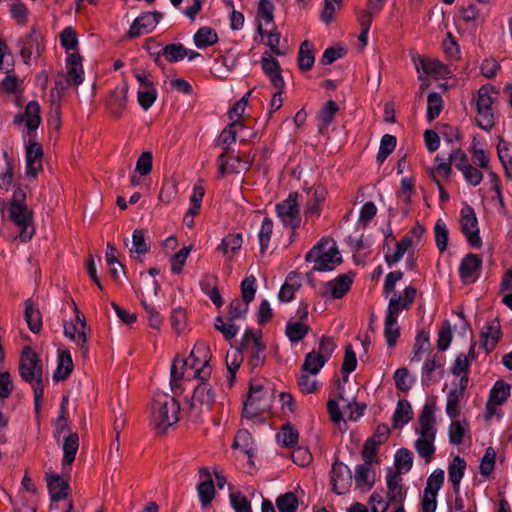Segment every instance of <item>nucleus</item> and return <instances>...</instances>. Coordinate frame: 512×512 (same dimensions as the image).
Segmentation results:
<instances>
[{"mask_svg":"<svg viewBox=\"0 0 512 512\" xmlns=\"http://www.w3.org/2000/svg\"><path fill=\"white\" fill-rule=\"evenodd\" d=\"M210 358V351L205 343L195 345L186 359L176 358L171 366V385L176 386L181 380H210Z\"/></svg>","mask_w":512,"mask_h":512,"instance_id":"1","label":"nucleus"},{"mask_svg":"<svg viewBox=\"0 0 512 512\" xmlns=\"http://www.w3.org/2000/svg\"><path fill=\"white\" fill-rule=\"evenodd\" d=\"M436 404L434 401H428L418 417V423L415 427L416 439L414 448L418 456L429 463L436 451L435 439L437 434L435 420Z\"/></svg>","mask_w":512,"mask_h":512,"instance_id":"2","label":"nucleus"},{"mask_svg":"<svg viewBox=\"0 0 512 512\" xmlns=\"http://www.w3.org/2000/svg\"><path fill=\"white\" fill-rule=\"evenodd\" d=\"M498 98V90L491 85H483L473 98L476 110L475 120L478 127L486 132L492 130L495 125L494 103Z\"/></svg>","mask_w":512,"mask_h":512,"instance_id":"3","label":"nucleus"},{"mask_svg":"<svg viewBox=\"0 0 512 512\" xmlns=\"http://www.w3.org/2000/svg\"><path fill=\"white\" fill-rule=\"evenodd\" d=\"M313 264V270L331 271L342 261L336 242L331 238H322L305 256Z\"/></svg>","mask_w":512,"mask_h":512,"instance_id":"4","label":"nucleus"},{"mask_svg":"<svg viewBox=\"0 0 512 512\" xmlns=\"http://www.w3.org/2000/svg\"><path fill=\"white\" fill-rule=\"evenodd\" d=\"M179 411L176 399L167 393L158 392L151 404V422L157 429L165 430L178 421Z\"/></svg>","mask_w":512,"mask_h":512,"instance_id":"5","label":"nucleus"},{"mask_svg":"<svg viewBox=\"0 0 512 512\" xmlns=\"http://www.w3.org/2000/svg\"><path fill=\"white\" fill-rule=\"evenodd\" d=\"M274 393L269 384L253 381L250 384L247 400L243 406V415L253 418L260 413L267 412L273 403Z\"/></svg>","mask_w":512,"mask_h":512,"instance_id":"6","label":"nucleus"},{"mask_svg":"<svg viewBox=\"0 0 512 512\" xmlns=\"http://www.w3.org/2000/svg\"><path fill=\"white\" fill-rule=\"evenodd\" d=\"M21 377L32 383L34 389L35 405L38 407L40 398L43 394L41 385L42 367L39 364L36 353L29 347H25L21 354L19 365Z\"/></svg>","mask_w":512,"mask_h":512,"instance_id":"7","label":"nucleus"},{"mask_svg":"<svg viewBox=\"0 0 512 512\" xmlns=\"http://www.w3.org/2000/svg\"><path fill=\"white\" fill-rule=\"evenodd\" d=\"M215 385L216 380L210 379L208 381H200L198 386L194 388L189 401V408L195 415L211 409L216 400Z\"/></svg>","mask_w":512,"mask_h":512,"instance_id":"8","label":"nucleus"},{"mask_svg":"<svg viewBox=\"0 0 512 512\" xmlns=\"http://www.w3.org/2000/svg\"><path fill=\"white\" fill-rule=\"evenodd\" d=\"M511 394V385L503 380L494 383L490 390L489 397L485 406L484 418L490 421L494 418L501 419V406L508 400Z\"/></svg>","mask_w":512,"mask_h":512,"instance_id":"9","label":"nucleus"},{"mask_svg":"<svg viewBox=\"0 0 512 512\" xmlns=\"http://www.w3.org/2000/svg\"><path fill=\"white\" fill-rule=\"evenodd\" d=\"M327 406L330 419L337 424H339L345 416L350 420L356 421L363 415L364 411V406L344 399L341 393L339 394L338 400H329Z\"/></svg>","mask_w":512,"mask_h":512,"instance_id":"10","label":"nucleus"},{"mask_svg":"<svg viewBox=\"0 0 512 512\" xmlns=\"http://www.w3.org/2000/svg\"><path fill=\"white\" fill-rule=\"evenodd\" d=\"M25 171L24 177L28 180L35 179L43 168V149L34 137L25 138Z\"/></svg>","mask_w":512,"mask_h":512,"instance_id":"11","label":"nucleus"},{"mask_svg":"<svg viewBox=\"0 0 512 512\" xmlns=\"http://www.w3.org/2000/svg\"><path fill=\"white\" fill-rule=\"evenodd\" d=\"M418 79L421 81L420 89L424 91L428 87L427 80L445 78L450 74L447 66L440 61L431 58H420L415 62Z\"/></svg>","mask_w":512,"mask_h":512,"instance_id":"12","label":"nucleus"},{"mask_svg":"<svg viewBox=\"0 0 512 512\" xmlns=\"http://www.w3.org/2000/svg\"><path fill=\"white\" fill-rule=\"evenodd\" d=\"M9 216L19 229L20 239L24 242L29 241L35 233L32 210L27 205H10Z\"/></svg>","mask_w":512,"mask_h":512,"instance_id":"13","label":"nucleus"},{"mask_svg":"<svg viewBox=\"0 0 512 512\" xmlns=\"http://www.w3.org/2000/svg\"><path fill=\"white\" fill-rule=\"evenodd\" d=\"M72 305L75 312V320L64 324V334L82 350L83 354H86L88 351L85 332L86 320L79 311L76 303L72 302Z\"/></svg>","mask_w":512,"mask_h":512,"instance_id":"14","label":"nucleus"},{"mask_svg":"<svg viewBox=\"0 0 512 512\" xmlns=\"http://www.w3.org/2000/svg\"><path fill=\"white\" fill-rule=\"evenodd\" d=\"M276 211L284 226L293 230L300 226L301 217L297 203V194H290L287 199L278 203Z\"/></svg>","mask_w":512,"mask_h":512,"instance_id":"15","label":"nucleus"},{"mask_svg":"<svg viewBox=\"0 0 512 512\" xmlns=\"http://www.w3.org/2000/svg\"><path fill=\"white\" fill-rule=\"evenodd\" d=\"M135 78L139 84L137 91L138 103L144 110H148L157 99V89L150 74L146 72H137L135 74Z\"/></svg>","mask_w":512,"mask_h":512,"instance_id":"16","label":"nucleus"},{"mask_svg":"<svg viewBox=\"0 0 512 512\" xmlns=\"http://www.w3.org/2000/svg\"><path fill=\"white\" fill-rule=\"evenodd\" d=\"M460 226L465 234L468 243L475 248L481 246V238L479 236L478 221L474 210L470 206H464L461 209Z\"/></svg>","mask_w":512,"mask_h":512,"instance_id":"17","label":"nucleus"},{"mask_svg":"<svg viewBox=\"0 0 512 512\" xmlns=\"http://www.w3.org/2000/svg\"><path fill=\"white\" fill-rule=\"evenodd\" d=\"M242 345L251 352L250 364L252 367H258L264 362L266 346L261 341L260 331H246L243 335Z\"/></svg>","mask_w":512,"mask_h":512,"instance_id":"18","label":"nucleus"},{"mask_svg":"<svg viewBox=\"0 0 512 512\" xmlns=\"http://www.w3.org/2000/svg\"><path fill=\"white\" fill-rule=\"evenodd\" d=\"M468 385V378L459 379L447 393L446 397V414L450 419H455L460 414L459 403L464 397L465 390Z\"/></svg>","mask_w":512,"mask_h":512,"instance_id":"19","label":"nucleus"},{"mask_svg":"<svg viewBox=\"0 0 512 512\" xmlns=\"http://www.w3.org/2000/svg\"><path fill=\"white\" fill-rule=\"evenodd\" d=\"M15 123H24L27 131L25 138L34 137L35 131L41 123L40 105L36 101H30L23 115H17L14 119Z\"/></svg>","mask_w":512,"mask_h":512,"instance_id":"20","label":"nucleus"},{"mask_svg":"<svg viewBox=\"0 0 512 512\" xmlns=\"http://www.w3.org/2000/svg\"><path fill=\"white\" fill-rule=\"evenodd\" d=\"M415 295L416 290L412 286H407L403 291V295L393 293V295L389 296V303L386 314L398 317L400 312L408 309L409 306L413 303Z\"/></svg>","mask_w":512,"mask_h":512,"instance_id":"21","label":"nucleus"},{"mask_svg":"<svg viewBox=\"0 0 512 512\" xmlns=\"http://www.w3.org/2000/svg\"><path fill=\"white\" fill-rule=\"evenodd\" d=\"M158 13L147 12L137 17L129 28L128 34L131 37L148 34L152 32L159 23Z\"/></svg>","mask_w":512,"mask_h":512,"instance_id":"22","label":"nucleus"},{"mask_svg":"<svg viewBox=\"0 0 512 512\" xmlns=\"http://www.w3.org/2000/svg\"><path fill=\"white\" fill-rule=\"evenodd\" d=\"M65 68L67 83L78 87L84 80V69L81 56L76 52L68 53Z\"/></svg>","mask_w":512,"mask_h":512,"instance_id":"23","label":"nucleus"},{"mask_svg":"<svg viewBox=\"0 0 512 512\" xmlns=\"http://www.w3.org/2000/svg\"><path fill=\"white\" fill-rule=\"evenodd\" d=\"M482 260L475 254L466 255L460 264L459 272L462 281L465 284L474 283L481 271Z\"/></svg>","mask_w":512,"mask_h":512,"instance_id":"24","label":"nucleus"},{"mask_svg":"<svg viewBox=\"0 0 512 512\" xmlns=\"http://www.w3.org/2000/svg\"><path fill=\"white\" fill-rule=\"evenodd\" d=\"M353 479L356 488L361 492L371 490L376 480V472L372 464L363 463L356 465Z\"/></svg>","mask_w":512,"mask_h":512,"instance_id":"25","label":"nucleus"},{"mask_svg":"<svg viewBox=\"0 0 512 512\" xmlns=\"http://www.w3.org/2000/svg\"><path fill=\"white\" fill-rule=\"evenodd\" d=\"M261 67L270 83L276 89H284L285 81L281 75L279 62L269 53H264L261 58Z\"/></svg>","mask_w":512,"mask_h":512,"instance_id":"26","label":"nucleus"},{"mask_svg":"<svg viewBox=\"0 0 512 512\" xmlns=\"http://www.w3.org/2000/svg\"><path fill=\"white\" fill-rule=\"evenodd\" d=\"M352 282L353 274H342L325 284L324 294L333 299H339L349 291Z\"/></svg>","mask_w":512,"mask_h":512,"instance_id":"27","label":"nucleus"},{"mask_svg":"<svg viewBox=\"0 0 512 512\" xmlns=\"http://www.w3.org/2000/svg\"><path fill=\"white\" fill-rule=\"evenodd\" d=\"M352 481L349 467L343 463H335L332 467L333 490L341 495L348 491Z\"/></svg>","mask_w":512,"mask_h":512,"instance_id":"28","label":"nucleus"},{"mask_svg":"<svg viewBox=\"0 0 512 512\" xmlns=\"http://www.w3.org/2000/svg\"><path fill=\"white\" fill-rule=\"evenodd\" d=\"M199 473L204 479L198 484L197 493L201 505L206 507L212 502L215 496V487L208 468H201Z\"/></svg>","mask_w":512,"mask_h":512,"instance_id":"29","label":"nucleus"},{"mask_svg":"<svg viewBox=\"0 0 512 512\" xmlns=\"http://www.w3.org/2000/svg\"><path fill=\"white\" fill-rule=\"evenodd\" d=\"M387 497L391 503L402 504L406 498V491L402 484V478L396 473L390 472L386 476Z\"/></svg>","mask_w":512,"mask_h":512,"instance_id":"30","label":"nucleus"},{"mask_svg":"<svg viewBox=\"0 0 512 512\" xmlns=\"http://www.w3.org/2000/svg\"><path fill=\"white\" fill-rule=\"evenodd\" d=\"M46 481L52 502L67 497L69 486L65 479L57 474L51 473L46 475Z\"/></svg>","mask_w":512,"mask_h":512,"instance_id":"31","label":"nucleus"},{"mask_svg":"<svg viewBox=\"0 0 512 512\" xmlns=\"http://www.w3.org/2000/svg\"><path fill=\"white\" fill-rule=\"evenodd\" d=\"M243 244V238L240 233H231L224 237L217 247L227 261H231L239 252Z\"/></svg>","mask_w":512,"mask_h":512,"instance_id":"32","label":"nucleus"},{"mask_svg":"<svg viewBox=\"0 0 512 512\" xmlns=\"http://www.w3.org/2000/svg\"><path fill=\"white\" fill-rule=\"evenodd\" d=\"M500 323L497 320L488 322L481 332V344L486 351L494 349L500 339Z\"/></svg>","mask_w":512,"mask_h":512,"instance_id":"33","label":"nucleus"},{"mask_svg":"<svg viewBox=\"0 0 512 512\" xmlns=\"http://www.w3.org/2000/svg\"><path fill=\"white\" fill-rule=\"evenodd\" d=\"M60 441H62L63 449V469L66 470L67 466H70L75 460L79 448V438L76 433L65 434Z\"/></svg>","mask_w":512,"mask_h":512,"instance_id":"34","label":"nucleus"},{"mask_svg":"<svg viewBox=\"0 0 512 512\" xmlns=\"http://www.w3.org/2000/svg\"><path fill=\"white\" fill-rule=\"evenodd\" d=\"M306 193L309 199V204L306 208V214L318 215L320 211L319 205L325 200L327 195L326 188L321 184H316L309 188Z\"/></svg>","mask_w":512,"mask_h":512,"instance_id":"35","label":"nucleus"},{"mask_svg":"<svg viewBox=\"0 0 512 512\" xmlns=\"http://www.w3.org/2000/svg\"><path fill=\"white\" fill-rule=\"evenodd\" d=\"M465 469L466 462L459 456L454 457L453 460L449 463L448 478L455 492H458L460 489V483L464 477Z\"/></svg>","mask_w":512,"mask_h":512,"instance_id":"36","label":"nucleus"},{"mask_svg":"<svg viewBox=\"0 0 512 512\" xmlns=\"http://www.w3.org/2000/svg\"><path fill=\"white\" fill-rule=\"evenodd\" d=\"M198 55L197 52L188 50L181 44H169L163 48V56L169 62H177L184 58L192 60Z\"/></svg>","mask_w":512,"mask_h":512,"instance_id":"37","label":"nucleus"},{"mask_svg":"<svg viewBox=\"0 0 512 512\" xmlns=\"http://www.w3.org/2000/svg\"><path fill=\"white\" fill-rule=\"evenodd\" d=\"M301 287L300 276L296 273H290L281 286L278 298L281 302L287 303L294 298L295 292Z\"/></svg>","mask_w":512,"mask_h":512,"instance_id":"38","label":"nucleus"},{"mask_svg":"<svg viewBox=\"0 0 512 512\" xmlns=\"http://www.w3.org/2000/svg\"><path fill=\"white\" fill-rule=\"evenodd\" d=\"M486 16V6L484 3H471L462 8L460 17L468 23L481 22Z\"/></svg>","mask_w":512,"mask_h":512,"instance_id":"39","label":"nucleus"},{"mask_svg":"<svg viewBox=\"0 0 512 512\" xmlns=\"http://www.w3.org/2000/svg\"><path fill=\"white\" fill-rule=\"evenodd\" d=\"M497 154L507 177L512 179V143L504 139H499Z\"/></svg>","mask_w":512,"mask_h":512,"instance_id":"40","label":"nucleus"},{"mask_svg":"<svg viewBox=\"0 0 512 512\" xmlns=\"http://www.w3.org/2000/svg\"><path fill=\"white\" fill-rule=\"evenodd\" d=\"M413 453L407 448H400L395 453L394 465L396 468V474H406L413 466Z\"/></svg>","mask_w":512,"mask_h":512,"instance_id":"41","label":"nucleus"},{"mask_svg":"<svg viewBox=\"0 0 512 512\" xmlns=\"http://www.w3.org/2000/svg\"><path fill=\"white\" fill-rule=\"evenodd\" d=\"M73 362L69 351L63 350L58 353V365L54 372L56 381L64 380L72 372Z\"/></svg>","mask_w":512,"mask_h":512,"instance_id":"42","label":"nucleus"},{"mask_svg":"<svg viewBox=\"0 0 512 512\" xmlns=\"http://www.w3.org/2000/svg\"><path fill=\"white\" fill-rule=\"evenodd\" d=\"M126 246L128 247L132 257L137 259L145 255L149 250V245L145 240L144 232L142 230H135L132 234L131 245L126 242Z\"/></svg>","mask_w":512,"mask_h":512,"instance_id":"43","label":"nucleus"},{"mask_svg":"<svg viewBox=\"0 0 512 512\" xmlns=\"http://www.w3.org/2000/svg\"><path fill=\"white\" fill-rule=\"evenodd\" d=\"M400 336V327L398 325V317L387 315L384 322V337L389 347L395 346Z\"/></svg>","mask_w":512,"mask_h":512,"instance_id":"44","label":"nucleus"},{"mask_svg":"<svg viewBox=\"0 0 512 512\" xmlns=\"http://www.w3.org/2000/svg\"><path fill=\"white\" fill-rule=\"evenodd\" d=\"M308 331V325L300 320H289L285 328V334L291 342L301 341L307 335Z\"/></svg>","mask_w":512,"mask_h":512,"instance_id":"45","label":"nucleus"},{"mask_svg":"<svg viewBox=\"0 0 512 512\" xmlns=\"http://www.w3.org/2000/svg\"><path fill=\"white\" fill-rule=\"evenodd\" d=\"M259 34L262 38H266L265 44L270 48L271 52L276 55H284L285 51L282 50L279 46L280 44V34L275 30H266L263 27L262 23H259L257 26Z\"/></svg>","mask_w":512,"mask_h":512,"instance_id":"46","label":"nucleus"},{"mask_svg":"<svg viewBox=\"0 0 512 512\" xmlns=\"http://www.w3.org/2000/svg\"><path fill=\"white\" fill-rule=\"evenodd\" d=\"M469 429V424L466 420L459 421L453 420L448 427L449 441L453 445L461 444L464 436Z\"/></svg>","mask_w":512,"mask_h":512,"instance_id":"47","label":"nucleus"},{"mask_svg":"<svg viewBox=\"0 0 512 512\" xmlns=\"http://www.w3.org/2000/svg\"><path fill=\"white\" fill-rule=\"evenodd\" d=\"M193 38L195 46L199 49L212 46L218 41L217 33L209 27L200 28Z\"/></svg>","mask_w":512,"mask_h":512,"instance_id":"48","label":"nucleus"},{"mask_svg":"<svg viewBox=\"0 0 512 512\" xmlns=\"http://www.w3.org/2000/svg\"><path fill=\"white\" fill-rule=\"evenodd\" d=\"M276 438L278 443L282 446L292 447L297 444L299 433L291 423H286L283 425L280 432L277 433Z\"/></svg>","mask_w":512,"mask_h":512,"instance_id":"49","label":"nucleus"},{"mask_svg":"<svg viewBox=\"0 0 512 512\" xmlns=\"http://www.w3.org/2000/svg\"><path fill=\"white\" fill-rule=\"evenodd\" d=\"M411 418V405L405 400L399 401L393 415L394 426L397 428H402L411 420Z\"/></svg>","mask_w":512,"mask_h":512,"instance_id":"50","label":"nucleus"},{"mask_svg":"<svg viewBox=\"0 0 512 512\" xmlns=\"http://www.w3.org/2000/svg\"><path fill=\"white\" fill-rule=\"evenodd\" d=\"M25 319L32 332L40 331L42 327L41 315L38 308L30 300L25 302Z\"/></svg>","mask_w":512,"mask_h":512,"instance_id":"51","label":"nucleus"},{"mask_svg":"<svg viewBox=\"0 0 512 512\" xmlns=\"http://www.w3.org/2000/svg\"><path fill=\"white\" fill-rule=\"evenodd\" d=\"M412 245V238L410 236H405L400 242L396 244V249L393 253L386 254L385 260L389 267H392L394 264L398 263L408 249Z\"/></svg>","mask_w":512,"mask_h":512,"instance_id":"52","label":"nucleus"},{"mask_svg":"<svg viewBox=\"0 0 512 512\" xmlns=\"http://www.w3.org/2000/svg\"><path fill=\"white\" fill-rule=\"evenodd\" d=\"M299 67L301 70H310L315 62V56L313 52V46L310 42L304 41L299 50Z\"/></svg>","mask_w":512,"mask_h":512,"instance_id":"53","label":"nucleus"},{"mask_svg":"<svg viewBox=\"0 0 512 512\" xmlns=\"http://www.w3.org/2000/svg\"><path fill=\"white\" fill-rule=\"evenodd\" d=\"M273 227L274 224L272 219L265 217L261 223V227L258 232L261 253H265L269 248L271 236L273 233Z\"/></svg>","mask_w":512,"mask_h":512,"instance_id":"54","label":"nucleus"},{"mask_svg":"<svg viewBox=\"0 0 512 512\" xmlns=\"http://www.w3.org/2000/svg\"><path fill=\"white\" fill-rule=\"evenodd\" d=\"M326 362L327 360H325L321 354L317 353L316 351H311L306 355L302 370L311 374H317Z\"/></svg>","mask_w":512,"mask_h":512,"instance_id":"55","label":"nucleus"},{"mask_svg":"<svg viewBox=\"0 0 512 512\" xmlns=\"http://www.w3.org/2000/svg\"><path fill=\"white\" fill-rule=\"evenodd\" d=\"M60 44L65 49L66 53L75 52L78 47L79 41L75 30L72 27L64 28L60 35Z\"/></svg>","mask_w":512,"mask_h":512,"instance_id":"56","label":"nucleus"},{"mask_svg":"<svg viewBox=\"0 0 512 512\" xmlns=\"http://www.w3.org/2000/svg\"><path fill=\"white\" fill-rule=\"evenodd\" d=\"M243 361L242 353L238 350H232L227 353L226 356V366H227V372H228V382L231 386L233 384L236 371L240 367L241 363Z\"/></svg>","mask_w":512,"mask_h":512,"instance_id":"57","label":"nucleus"},{"mask_svg":"<svg viewBox=\"0 0 512 512\" xmlns=\"http://www.w3.org/2000/svg\"><path fill=\"white\" fill-rule=\"evenodd\" d=\"M235 320L228 317L225 319L221 316H218L215 319V328L220 331L226 339L234 338L238 332L239 327L234 323Z\"/></svg>","mask_w":512,"mask_h":512,"instance_id":"58","label":"nucleus"},{"mask_svg":"<svg viewBox=\"0 0 512 512\" xmlns=\"http://www.w3.org/2000/svg\"><path fill=\"white\" fill-rule=\"evenodd\" d=\"M390 501L386 500V493L384 490H375L368 501L370 512H387Z\"/></svg>","mask_w":512,"mask_h":512,"instance_id":"59","label":"nucleus"},{"mask_svg":"<svg viewBox=\"0 0 512 512\" xmlns=\"http://www.w3.org/2000/svg\"><path fill=\"white\" fill-rule=\"evenodd\" d=\"M445 479V473L442 469H435L427 479L424 492L438 495Z\"/></svg>","mask_w":512,"mask_h":512,"instance_id":"60","label":"nucleus"},{"mask_svg":"<svg viewBox=\"0 0 512 512\" xmlns=\"http://www.w3.org/2000/svg\"><path fill=\"white\" fill-rule=\"evenodd\" d=\"M443 109V100L440 94L430 93L427 98V118L429 121L437 118Z\"/></svg>","mask_w":512,"mask_h":512,"instance_id":"61","label":"nucleus"},{"mask_svg":"<svg viewBox=\"0 0 512 512\" xmlns=\"http://www.w3.org/2000/svg\"><path fill=\"white\" fill-rule=\"evenodd\" d=\"M233 446L251 457L253 452V439L251 434L247 430H240L235 436Z\"/></svg>","mask_w":512,"mask_h":512,"instance_id":"62","label":"nucleus"},{"mask_svg":"<svg viewBox=\"0 0 512 512\" xmlns=\"http://www.w3.org/2000/svg\"><path fill=\"white\" fill-rule=\"evenodd\" d=\"M496 463V451L492 447H488L485 450L483 457L480 460V473L481 475L487 477L489 476L495 468Z\"/></svg>","mask_w":512,"mask_h":512,"instance_id":"63","label":"nucleus"},{"mask_svg":"<svg viewBox=\"0 0 512 512\" xmlns=\"http://www.w3.org/2000/svg\"><path fill=\"white\" fill-rule=\"evenodd\" d=\"M434 235L437 248L444 251L447 248L449 231L442 219H438L434 226Z\"/></svg>","mask_w":512,"mask_h":512,"instance_id":"64","label":"nucleus"}]
</instances>
